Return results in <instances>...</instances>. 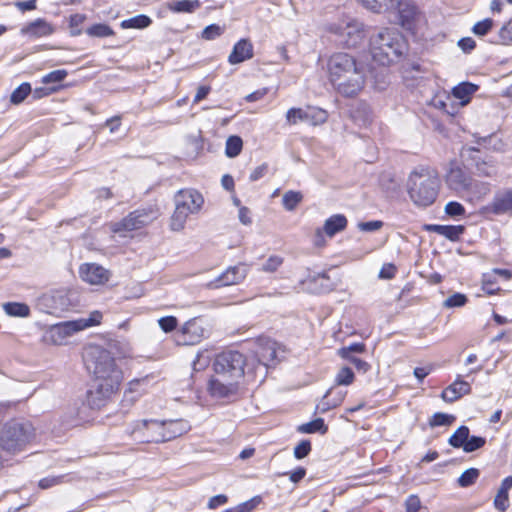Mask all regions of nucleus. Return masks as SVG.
<instances>
[{
  "mask_svg": "<svg viewBox=\"0 0 512 512\" xmlns=\"http://www.w3.org/2000/svg\"><path fill=\"white\" fill-rule=\"evenodd\" d=\"M90 369L94 375V384L87 393L88 405L93 409L105 406L118 392L122 371L116 365L111 352L101 347H92Z\"/></svg>",
  "mask_w": 512,
  "mask_h": 512,
  "instance_id": "f257e3e1",
  "label": "nucleus"
},
{
  "mask_svg": "<svg viewBox=\"0 0 512 512\" xmlns=\"http://www.w3.org/2000/svg\"><path fill=\"white\" fill-rule=\"evenodd\" d=\"M327 67L329 80L340 95L354 97L364 88L365 69L352 55L344 52L334 53L329 58Z\"/></svg>",
  "mask_w": 512,
  "mask_h": 512,
  "instance_id": "f03ea898",
  "label": "nucleus"
},
{
  "mask_svg": "<svg viewBox=\"0 0 512 512\" xmlns=\"http://www.w3.org/2000/svg\"><path fill=\"white\" fill-rule=\"evenodd\" d=\"M406 48L402 36L395 30L384 28L370 37L369 51L379 65H389L398 59Z\"/></svg>",
  "mask_w": 512,
  "mask_h": 512,
  "instance_id": "7ed1b4c3",
  "label": "nucleus"
},
{
  "mask_svg": "<svg viewBox=\"0 0 512 512\" xmlns=\"http://www.w3.org/2000/svg\"><path fill=\"white\" fill-rule=\"evenodd\" d=\"M406 191L415 205L427 207L433 204L438 196L439 179L428 169L414 170L408 176Z\"/></svg>",
  "mask_w": 512,
  "mask_h": 512,
  "instance_id": "20e7f679",
  "label": "nucleus"
},
{
  "mask_svg": "<svg viewBox=\"0 0 512 512\" xmlns=\"http://www.w3.org/2000/svg\"><path fill=\"white\" fill-rule=\"evenodd\" d=\"M175 210L170 217V229L175 232L182 231L189 215L197 214L204 204L201 193L194 189L179 190L175 197Z\"/></svg>",
  "mask_w": 512,
  "mask_h": 512,
  "instance_id": "39448f33",
  "label": "nucleus"
},
{
  "mask_svg": "<svg viewBox=\"0 0 512 512\" xmlns=\"http://www.w3.org/2000/svg\"><path fill=\"white\" fill-rule=\"evenodd\" d=\"M102 320V313L98 310L92 311L87 318H79L72 321H65L50 326L43 335L47 344L63 345L73 334L86 328L99 325Z\"/></svg>",
  "mask_w": 512,
  "mask_h": 512,
  "instance_id": "423d86ee",
  "label": "nucleus"
},
{
  "mask_svg": "<svg viewBox=\"0 0 512 512\" xmlns=\"http://www.w3.org/2000/svg\"><path fill=\"white\" fill-rule=\"evenodd\" d=\"M33 436V427L28 422L10 421L0 431V447L8 453L24 449Z\"/></svg>",
  "mask_w": 512,
  "mask_h": 512,
  "instance_id": "0eeeda50",
  "label": "nucleus"
},
{
  "mask_svg": "<svg viewBox=\"0 0 512 512\" xmlns=\"http://www.w3.org/2000/svg\"><path fill=\"white\" fill-rule=\"evenodd\" d=\"M329 31L335 36L337 43L346 48L357 47L366 37L364 24L350 16L332 23L329 27Z\"/></svg>",
  "mask_w": 512,
  "mask_h": 512,
  "instance_id": "6e6552de",
  "label": "nucleus"
},
{
  "mask_svg": "<svg viewBox=\"0 0 512 512\" xmlns=\"http://www.w3.org/2000/svg\"><path fill=\"white\" fill-rule=\"evenodd\" d=\"M245 358L238 351H224L215 358L214 371L231 373L234 377H242L244 374Z\"/></svg>",
  "mask_w": 512,
  "mask_h": 512,
  "instance_id": "1a4fd4ad",
  "label": "nucleus"
},
{
  "mask_svg": "<svg viewBox=\"0 0 512 512\" xmlns=\"http://www.w3.org/2000/svg\"><path fill=\"white\" fill-rule=\"evenodd\" d=\"M445 183L449 189L460 194L470 189L472 178L460 166L451 164L445 176Z\"/></svg>",
  "mask_w": 512,
  "mask_h": 512,
  "instance_id": "9d476101",
  "label": "nucleus"
},
{
  "mask_svg": "<svg viewBox=\"0 0 512 512\" xmlns=\"http://www.w3.org/2000/svg\"><path fill=\"white\" fill-rule=\"evenodd\" d=\"M396 9L399 14V23L406 30H414L422 19L418 8L410 0H399Z\"/></svg>",
  "mask_w": 512,
  "mask_h": 512,
  "instance_id": "9b49d317",
  "label": "nucleus"
},
{
  "mask_svg": "<svg viewBox=\"0 0 512 512\" xmlns=\"http://www.w3.org/2000/svg\"><path fill=\"white\" fill-rule=\"evenodd\" d=\"M206 336V330L198 319H190L180 330L179 343L183 345H195Z\"/></svg>",
  "mask_w": 512,
  "mask_h": 512,
  "instance_id": "f8f14e48",
  "label": "nucleus"
},
{
  "mask_svg": "<svg viewBox=\"0 0 512 512\" xmlns=\"http://www.w3.org/2000/svg\"><path fill=\"white\" fill-rule=\"evenodd\" d=\"M150 220L151 219L149 215H147L145 212L134 211L121 221L113 223L111 225V230L114 233H123L138 230L146 226L150 222Z\"/></svg>",
  "mask_w": 512,
  "mask_h": 512,
  "instance_id": "ddd939ff",
  "label": "nucleus"
},
{
  "mask_svg": "<svg viewBox=\"0 0 512 512\" xmlns=\"http://www.w3.org/2000/svg\"><path fill=\"white\" fill-rule=\"evenodd\" d=\"M80 278L91 285H103L110 278V272L95 263H85L79 268Z\"/></svg>",
  "mask_w": 512,
  "mask_h": 512,
  "instance_id": "4468645a",
  "label": "nucleus"
},
{
  "mask_svg": "<svg viewBox=\"0 0 512 512\" xmlns=\"http://www.w3.org/2000/svg\"><path fill=\"white\" fill-rule=\"evenodd\" d=\"M248 273V267L239 264L226 269L219 277L210 283L211 287L219 288L222 286L235 285L242 282Z\"/></svg>",
  "mask_w": 512,
  "mask_h": 512,
  "instance_id": "2eb2a0df",
  "label": "nucleus"
},
{
  "mask_svg": "<svg viewBox=\"0 0 512 512\" xmlns=\"http://www.w3.org/2000/svg\"><path fill=\"white\" fill-rule=\"evenodd\" d=\"M255 357L264 368L275 365L278 360V344L270 339L260 340Z\"/></svg>",
  "mask_w": 512,
  "mask_h": 512,
  "instance_id": "dca6fc26",
  "label": "nucleus"
},
{
  "mask_svg": "<svg viewBox=\"0 0 512 512\" xmlns=\"http://www.w3.org/2000/svg\"><path fill=\"white\" fill-rule=\"evenodd\" d=\"M162 429V436L159 439L166 442L186 434L190 431L191 425L184 419H170L162 421Z\"/></svg>",
  "mask_w": 512,
  "mask_h": 512,
  "instance_id": "f3484780",
  "label": "nucleus"
},
{
  "mask_svg": "<svg viewBox=\"0 0 512 512\" xmlns=\"http://www.w3.org/2000/svg\"><path fill=\"white\" fill-rule=\"evenodd\" d=\"M138 426L145 428L146 432L137 436V441L142 443L149 442H163V439H159L162 436V421L157 419L150 420H138Z\"/></svg>",
  "mask_w": 512,
  "mask_h": 512,
  "instance_id": "a211bd4d",
  "label": "nucleus"
},
{
  "mask_svg": "<svg viewBox=\"0 0 512 512\" xmlns=\"http://www.w3.org/2000/svg\"><path fill=\"white\" fill-rule=\"evenodd\" d=\"M490 211L496 215L512 213V188L496 192L490 204Z\"/></svg>",
  "mask_w": 512,
  "mask_h": 512,
  "instance_id": "6ab92c4d",
  "label": "nucleus"
},
{
  "mask_svg": "<svg viewBox=\"0 0 512 512\" xmlns=\"http://www.w3.org/2000/svg\"><path fill=\"white\" fill-rule=\"evenodd\" d=\"M150 378L145 376L142 378L133 379L128 383V386L124 392V402H128L132 405L137 401L149 388Z\"/></svg>",
  "mask_w": 512,
  "mask_h": 512,
  "instance_id": "aec40b11",
  "label": "nucleus"
},
{
  "mask_svg": "<svg viewBox=\"0 0 512 512\" xmlns=\"http://www.w3.org/2000/svg\"><path fill=\"white\" fill-rule=\"evenodd\" d=\"M253 55V45L250 40L240 39L233 46V49L228 56V62L231 65L239 64L251 59Z\"/></svg>",
  "mask_w": 512,
  "mask_h": 512,
  "instance_id": "412c9836",
  "label": "nucleus"
},
{
  "mask_svg": "<svg viewBox=\"0 0 512 512\" xmlns=\"http://www.w3.org/2000/svg\"><path fill=\"white\" fill-rule=\"evenodd\" d=\"M471 392V386L467 381L461 380L458 376L457 379L450 384L442 392V399L446 402H454L464 395H468Z\"/></svg>",
  "mask_w": 512,
  "mask_h": 512,
  "instance_id": "4be33fe9",
  "label": "nucleus"
},
{
  "mask_svg": "<svg viewBox=\"0 0 512 512\" xmlns=\"http://www.w3.org/2000/svg\"><path fill=\"white\" fill-rule=\"evenodd\" d=\"M54 32L53 26L43 19H36L35 21L27 24L21 29V34L31 37L39 38L52 34Z\"/></svg>",
  "mask_w": 512,
  "mask_h": 512,
  "instance_id": "5701e85b",
  "label": "nucleus"
},
{
  "mask_svg": "<svg viewBox=\"0 0 512 512\" xmlns=\"http://www.w3.org/2000/svg\"><path fill=\"white\" fill-rule=\"evenodd\" d=\"M208 389L212 396L225 398L237 392V384H233L232 382L223 383L212 376L209 381Z\"/></svg>",
  "mask_w": 512,
  "mask_h": 512,
  "instance_id": "b1692460",
  "label": "nucleus"
},
{
  "mask_svg": "<svg viewBox=\"0 0 512 512\" xmlns=\"http://www.w3.org/2000/svg\"><path fill=\"white\" fill-rule=\"evenodd\" d=\"M348 220L343 214H334L327 218L323 225V231L326 236L332 238L337 233L346 229Z\"/></svg>",
  "mask_w": 512,
  "mask_h": 512,
  "instance_id": "393cba45",
  "label": "nucleus"
},
{
  "mask_svg": "<svg viewBox=\"0 0 512 512\" xmlns=\"http://www.w3.org/2000/svg\"><path fill=\"white\" fill-rule=\"evenodd\" d=\"M478 87L469 82H463L455 86L452 94L455 98L460 100V104L465 106L469 103L471 96L477 91Z\"/></svg>",
  "mask_w": 512,
  "mask_h": 512,
  "instance_id": "a878e982",
  "label": "nucleus"
},
{
  "mask_svg": "<svg viewBox=\"0 0 512 512\" xmlns=\"http://www.w3.org/2000/svg\"><path fill=\"white\" fill-rule=\"evenodd\" d=\"M362 5L376 13L396 10L399 0H359Z\"/></svg>",
  "mask_w": 512,
  "mask_h": 512,
  "instance_id": "bb28decb",
  "label": "nucleus"
},
{
  "mask_svg": "<svg viewBox=\"0 0 512 512\" xmlns=\"http://www.w3.org/2000/svg\"><path fill=\"white\" fill-rule=\"evenodd\" d=\"M168 9L173 13H193L201 7L199 0H177L168 3Z\"/></svg>",
  "mask_w": 512,
  "mask_h": 512,
  "instance_id": "cd10ccee",
  "label": "nucleus"
},
{
  "mask_svg": "<svg viewBox=\"0 0 512 512\" xmlns=\"http://www.w3.org/2000/svg\"><path fill=\"white\" fill-rule=\"evenodd\" d=\"M152 23L150 17L140 14L132 18L125 19L120 23L122 29H144Z\"/></svg>",
  "mask_w": 512,
  "mask_h": 512,
  "instance_id": "c85d7f7f",
  "label": "nucleus"
},
{
  "mask_svg": "<svg viewBox=\"0 0 512 512\" xmlns=\"http://www.w3.org/2000/svg\"><path fill=\"white\" fill-rule=\"evenodd\" d=\"M3 310L9 316L13 317H28L30 315V308L25 303L8 302L3 304Z\"/></svg>",
  "mask_w": 512,
  "mask_h": 512,
  "instance_id": "c756f323",
  "label": "nucleus"
},
{
  "mask_svg": "<svg viewBox=\"0 0 512 512\" xmlns=\"http://www.w3.org/2000/svg\"><path fill=\"white\" fill-rule=\"evenodd\" d=\"M469 428L467 426H460L449 438V444L454 448H462L467 443L469 437Z\"/></svg>",
  "mask_w": 512,
  "mask_h": 512,
  "instance_id": "7c9ffc66",
  "label": "nucleus"
},
{
  "mask_svg": "<svg viewBox=\"0 0 512 512\" xmlns=\"http://www.w3.org/2000/svg\"><path fill=\"white\" fill-rule=\"evenodd\" d=\"M328 430L327 425L324 423L322 418H317L308 423H304L298 427V431L301 433L311 434L319 432L325 434Z\"/></svg>",
  "mask_w": 512,
  "mask_h": 512,
  "instance_id": "2f4dec72",
  "label": "nucleus"
},
{
  "mask_svg": "<svg viewBox=\"0 0 512 512\" xmlns=\"http://www.w3.org/2000/svg\"><path fill=\"white\" fill-rule=\"evenodd\" d=\"M303 200V194L300 191L289 190L282 197L283 207L287 211H293Z\"/></svg>",
  "mask_w": 512,
  "mask_h": 512,
  "instance_id": "473e14b6",
  "label": "nucleus"
},
{
  "mask_svg": "<svg viewBox=\"0 0 512 512\" xmlns=\"http://www.w3.org/2000/svg\"><path fill=\"white\" fill-rule=\"evenodd\" d=\"M308 117V107L306 109L302 108H290L286 113V122L289 125H296L300 122L307 123Z\"/></svg>",
  "mask_w": 512,
  "mask_h": 512,
  "instance_id": "72a5a7b5",
  "label": "nucleus"
},
{
  "mask_svg": "<svg viewBox=\"0 0 512 512\" xmlns=\"http://www.w3.org/2000/svg\"><path fill=\"white\" fill-rule=\"evenodd\" d=\"M242 147L243 141L239 136H230L226 140L225 154L229 158H234L241 153Z\"/></svg>",
  "mask_w": 512,
  "mask_h": 512,
  "instance_id": "f704fd0d",
  "label": "nucleus"
},
{
  "mask_svg": "<svg viewBox=\"0 0 512 512\" xmlns=\"http://www.w3.org/2000/svg\"><path fill=\"white\" fill-rule=\"evenodd\" d=\"M262 503V497L256 495L251 499L238 504L235 507L227 509L225 512H252Z\"/></svg>",
  "mask_w": 512,
  "mask_h": 512,
  "instance_id": "c9c22d12",
  "label": "nucleus"
},
{
  "mask_svg": "<svg viewBox=\"0 0 512 512\" xmlns=\"http://www.w3.org/2000/svg\"><path fill=\"white\" fill-rule=\"evenodd\" d=\"M86 34L90 37L105 38L114 35L112 28L103 23L94 24L86 30Z\"/></svg>",
  "mask_w": 512,
  "mask_h": 512,
  "instance_id": "e433bc0d",
  "label": "nucleus"
},
{
  "mask_svg": "<svg viewBox=\"0 0 512 512\" xmlns=\"http://www.w3.org/2000/svg\"><path fill=\"white\" fill-rule=\"evenodd\" d=\"M327 112L323 109L316 107H308L307 123L317 126L327 121Z\"/></svg>",
  "mask_w": 512,
  "mask_h": 512,
  "instance_id": "4c0bfd02",
  "label": "nucleus"
},
{
  "mask_svg": "<svg viewBox=\"0 0 512 512\" xmlns=\"http://www.w3.org/2000/svg\"><path fill=\"white\" fill-rule=\"evenodd\" d=\"M30 93L31 85L28 82H24L12 92L10 101L12 104L18 105L22 103Z\"/></svg>",
  "mask_w": 512,
  "mask_h": 512,
  "instance_id": "58836bf2",
  "label": "nucleus"
},
{
  "mask_svg": "<svg viewBox=\"0 0 512 512\" xmlns=\"http://www.w3.org/2000/svg\"><path fill=\"white\" fill-rule=\"evenodd\" d=\"M476 173L479 176L482 177H493L497 174V166L496 164L489 160V161H480L476 164Z\"/></svg>",
  "mask_w": 512,
  "mask_h": 512,
  "instance_id": "ea45409f",
  "label": "nucleus"
},
{
  "mask_svg": "<svg viewBox=\"0 0 512 512\" xmlns=\"http://www.w3.org/2000/svg\"><path fill=\"white\" fill-rule=\"evenodd\" d=\"M212 359V353L205 349L201 350L197 353L195 360L193 361V370L194 371H202L204 370Z\"/></svg>",
  "mask_w": 512,
  "mask_h": 512,
  "instance_id": "a19ab883",
  "label": "nucleus"
},
{
  "mask_svg": "<svg viewBox=\"0 0 512 512\" xmlns=\"http://www.w3.org/2000/svg\"><path fill=\"white\" fill-rule=\"evenodd\" d=\"M365 350V345L363 343H352L348 346L342 347L338 350V355L346 360L354 358L351 356V353H362Z\"/></svg>",
  "mask_w": 512,
  "mask_h": 512,
  "instance_id": "79ce46f5",
  "label": "nucleus"
},
{
  "mask_svg": "<svg viewBox=\"0 0 512 512\" xmlns=\"http://www.w3.org/2000/svg\"><path fill=\"white\" fill-rule=\"evenodd\" d=\"M86 20V15L84 14H73L69 19V26L71 29L72 36H79L82 33L81 26Z\"/></svg>",
  "mask_w": 512,
  "mask_h": 512,
  "instance_id": "37998d69",
  "label": "nucleus"
},
{
  "mask_svg": "<svg viewBox=\"0 0 512 512\" xmlns=\"http://www.w3.org/2000/svg\"><path fill=\"white\" fill-rule=\"evenodd\" d=\"M479 476V471L475 468L465 470L458 478V484L461 487H468L472 485Z\"/></svg>",
  "mask_w": 512,
  "mask_h": 512,
  "instance_id": "c03bdc74",
  "label": "nucleus"
},
{
  "mask_svg": "<svg viewBox=\"0 0 512 512\" xmlns=\"http://www.w3.org/2000/svg\"><path fill=\"white\" fill-rule=\"evenodd\" d=\"M494 42L504 45L512 42V19L501 27L498 33V39Z\"/></svg>",
  "mask_w": 512,
  "mask_h": 512,
  "instance_id": "a18cd8bd",
  "label": "nucleus"
},
{
  "mask_svg": "<svg viewBox=\"0 0 512 512\" xmlns=\"http://www.w3.org/2000/svg\"><path fill=\"white\" fill-rule=\"evenodd\" d=\"M454 420L455 417L453 415L438 412L431 417L429 424L431 427L447 426L452 424Z\"/></svg>",
  "mask_w": 512,
  "mask_h": 512,
  "instance_id": "49530a36",
  "label": "nucleus"
},
{
  "mask_svg": "<svg viewBox=\"0 0 512 512\" xmlns=\"http://www.w3.org/2000/svg\"><path fill=\"white\" fill-rule=\"evenodd\" d=\"M354 381V373L351 368L343 367L336 375L335 382L338 385H350Z\"/></svg>",
  "mask_w": 512,
  "mask_h": 512,
  "instance_id": "de8ad7c7",
  "label": "nucleus"
},
{
  "mask_svg": "<svg viewBox=\"0 0 512 512\" xmlns=\"http://www.w3.org/2000/svg\"><path fill=\"white\" fill-rule=\"evenodd\" d=\"M467 301L468 299L466 295L462 293H454L443 302V306L446 308L462 307L467 303Z\"/></svg>",
  "mask_w": 512,
  "mask_h": 512,
  "instance_id": "09e8293b",
  "label": "nucleus"
},
{
  "mask_svg": "<svg viewBox=\"0 0 512 512\" xmlns=\"http://www.w3.org/2000/svg\"><path fill=\"white\" fill-rule=\"evenodd\" d=\"M464 230L465 228L462 225H445L443 236L451 241H457Z\"/></svg>",
  "mask_w": 512,
  "mask_h": 512,
  "instance_id": "8fccbe9b",
  "label": "nucleus"
},
{
  "mask_svg": "<svg viewBox=\"0 0 512 512\" xmlns=\"http://www.w3.org/2000/svg\"><path fill=\"white\" fill-rule=\"evenodd\" d=\"M496 283V279L493 277V274L486 273L483 275L482 280V289L485 293L489 295H495L500 291L499 287H494V284Z\"/></svg>",
  "mask_w": 512,
  "mask_h": 512,
  "instance_id": "3c124183",
  "label": "nucleus"
},
{
  "mask_svg": "<svg viewBox=\"0 0 512 512\" xmlns=\"http://www.w3.org/2000/svg\"><path fill=\"white\" fill-rule=\"evenodd\" d=\"M493 25V20L486 18L475 23L472 28V32L477 36H485L492 29Z\"/></svg>",
  "mask_w": 512,
  "mask_h": 512,
  "instance_id": "603ef678",
  "label": "nucleus"
},
{
  "mask_svg": "<svg viewBox=\"0 0 512 512\" xmlns=\"http://www.w3.org/2000/svg\"><path fill=\"white\" fill-rule=\"evenodd\" d=\"M68 75L64 69L54 70L42 77L43 84L57 83L63 81Z\"/></svg>",
  "mask_w": 512,
  "mask_h": 512,
  "instance_id": "864d4df0",
  "label": "nucleus"
},
{
  "mask_svg": "<svg viewBox=\"0 0 512 512\" xmlns=\"http://www.w3.org/2000/svg\"><path fill=\"white\" fill-rule=\"evenodd\" d=\"M406 512H427L417 495H410L405 502Z\"/></svg>",
  "mask_w": 512,
  "mask_h": 512,
  "instance_id": "5fc2aeb1",
  "label": "nucleus"
},
{
  "mask_svg": "<svg viewBox=\"0 0 512 512\" xmlns=\"http://www.w3.org/2000/svg\"><path fill=\"white\" fill-rule=\"evenodd\" d=\"M486 443V439L480 436H469L467 439V443L464 446V451L466 453L473 452L475 450L480 449Z\"/></svg>",
  "mask_w": 512,
  "mask_h": 512,
  "instance_id": "6e6d98bb",
  "label": "nucleus"
},
{
  "mask_svg": "<svg viewBox=\"0 0 512 512\" xmlns=\"http://www.w3.org/2000/svg\"><path fill=\"white\" fill-rule=\"evenodd\" d=\"M283 259L280 256H270L262 265L261 270L264 272H275L282 264Z\"/></svg>",
  "mask_w": 512,
  "mask_h": 512,
  "instance_id": "4d7b16f0",
  "label": "nucleus"
},
{
  "mask_svg": "<svg viewBox=\"0 0 512 512\" xmlns=\"http://www.w3.org/2000/svg\"><path fill=\"white\" fill-rule=\"evenodd\" d=\"M445 213L451 217L463 216L465 214L464 206L456 201H450L445 205Z\"/></svg>",
  "mask_w": 512,
  "mask_h": 512,
  "instance_id": "13d9d810",
  "label": "nucleus"
},
{
  "mask_svg": "<svg viewBox=\"0 0 512 512\" xmlns=\"http://www.w3.org/2000/svg\"><path fill=\"white\" fill-rule=\"evenodd\" d=\"M223 33V29L217 24H211L202 31V38L213 40Z\"/></svg>",
  "mask_w": 512,
  "mask_h": 512,
  "instance_id": "bf43d9fd",
  "label": "nucleus"
},
{
  "mask_svg": "<svg viewBox=\"0 0 512 512\" xmlns=\"http://www.w3.org/2000/svg\"><path fill=\"white\" fill-rule=\"evenodd\" d=\"M158 324L165 333H168L177 327L178 321L174 316H166L160 318Z\"/></svg>",
  "mask_w": 512,
  "mask_h": 512,
  "instance_id": "052dcab7",
  "label": "nucleus"
},
{
  "mask_svg": "<svg viewBox=\"0 0 512 512\" xmlns=\"http://www.w3.org/2000/svg\"><path fill=\"white\" fill-rule=\"evenodd\" d=\"M51 299L54 301L55 309L65 310L69 306V301L62 291H57L51 295Z\"/></svg>",
  "mask_w": 512,
  "mask_h": 512,
  "instance_id": "680f3d73",
  "label": "nucleus"
},
{
  "mask_svg": "<svg viewBox=\"0 0 512 512\" xmlns=\"http://www.w3.org/2000/svg\"><path fill=\"white\" fill-rule=\"evenodd\" d=\"M310 451L311 443L308 440H303L294 448V456L297 459H303L310 453Z\"/></svg>",
  "mask_w": 512,
  "mask_h": 512,
  "instance_id": "e2e57ef3",
  "label": "nucleus"
},
{
  "mask_svg": "<svg viewBox=\"0 0 512 512\" xmlns=\"http://www.w3.org/2000/svg\"><path fill=\"white\" fill-rule=\"evenodd\" d=\"M494 505L499 511H506L509 507L508 493L498 490V493L494 499Z\"/></svg>",
  "mask_w": 512,
  "mask_h": 512,
  "instance_id": "0e129e2a",
  "label": "nucleus"
},
{
  "mask_svg": "<svg viewBox=\"0 0 512 512\" xmlns=\"http://www.w3.org/2000/svg\"><path fill=\"white\" fill-rule=\"evenodd\" d=\"M382 227H383V222L379 221V220L358 223V229L363 232L377 231V230L381 229Z\"/></svg>",
  "mask_w": 512,
  "mask_h": 512,
  "instance_id": "69168bd1",
  "label": "nucleus"
},
{
  "mask_svg": "<svg viewBox=\"0 0 512 512\" xmlns=\"http://www.w3.org/2000/svg\"><path fill=\"white\" fill-rule=\"evenodd\" d=\"M396 267L391 263H386L382 266L379 272V278L381 279H391L395 276Z\"/></svg>",
  "mask_w": 512,
  "mask_h": 512,
  "instance_id": "338daca9",
  "label": "nucleus"
},
{
  "mask_svg": "<svg viewBox=\"0 0 512 512\" xmlns=\"http://www.w3.org/2000/svg\"><path fill=\"white\" fill-rule=\"evenodd\" d=\"M227 501H228V498L226 495L219 494V495L211 497L208 501L207 506L209 509H216L217 507L225 504Z\"/></svg>",
  "mask_w": 512,
  "mask_h": 512,
  "instance_id": "774afa93",
  "label": "nucleus"
}]
</instances>
